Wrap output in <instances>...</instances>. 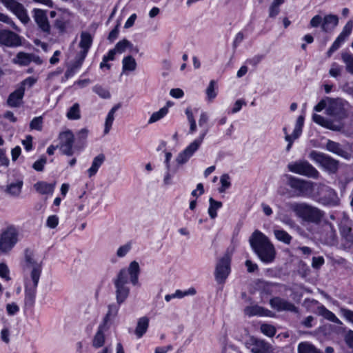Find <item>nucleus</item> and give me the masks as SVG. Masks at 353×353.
<instances>
[{
	"label": "nucleus",
	"mask_w": 353,
	"mask_h": 353,
	"mask_svg": "<svg viewBox=\"0 0 353 353\" xmlns=\"http://www.w3.org/2000/svg\"><path fill=\"white\" fill-rule=\"evenodd\" d=\"M312 119L316 123L326 128L327 129L339 131L341 129V126L339 125L334 124L332 121L324 118L323 117L314 114L312 116Z\"/></svg>",
	"instance_id": "4be33fe9"
},
{
	"label": "nucleus",
	"mask_w": 353,
	"mask_h": 353,
	"mask_svg": "<svg viewBox=\"0 0 353 353\" xmlns=\"http://www.w3.org/2000/svg\"><path fill=\"white\" fill-rule=\"evenodd\" d=\"M285 0H273L269 8V17L274 18L280 12L279 6L284 3Z\"/></svg>",
	"instance_id": "ea45409f"
},
{
	"label": "nucleus",
	"mask_w": 353,
	"mask_h": 353,
	"mask_svg": "<svg viewBox=\"0 0 353 353\" xmlns=\"http://www.w3.org/2000/svg\"><path fill=\"white\" fill-rule=\"evenodd\" d=\"M210 207L208 208V213L212 219H214L216 216V210L222 206V203L220 201L214 200L212 197L209 199Z\"/></svg>",
	"instance_id": "58836bf2"
},
{
	"label": "nucleus",
	"mask_w": 353,
	"mask_h": 353,
	"mask_svg": "<svg viewBox=\"0 0 353 353\" xmlns=\"http://www.w3.org/2000/svg\"><path fill=\"white\" fill-rule=\"evenodd\" d=\"M251 346L252 353H272V347L263 340L253 339Z\"/></svg>",
	"instance_id": "aec40b11"
},
{
	"label": "nucleus",
	"mask_w": 353,
	"mask_h": 353,
	"mask_svg": "<svg viewBox=\"0 0 353 353\" xmlns=\"http://www.w3.org/2000/svg\"><path fill=\"white\" fill-rule=\"evenodd\" d=\"M244 313L245 315L248 316H268L269 313H270V311L264 309L263 307L257 305H249L245 307L244 309Z\"/></svg>",
	"instance_id": "b1692460"
},
{
	"label": "nucleus",
	"mask_w": 353,
	"mask_h": 353,
	"mask_svg": "<svg viewBox=\"0 0 353 353\" xmlns=\"http://www.w3.org/2000/svg\"><path fill=\"white\" fill-rule=\"evenodd\" d=\"M25 88L19 87L12 92L7 100V103L10 107H19L21 103L24 95Z\"/></svg>",
	"instance_id": "6ab92c4d"
},
{
	"label": "nucleus",
	"mask_w": 353,
	"mask_h": 353,
	"mask_svg": "<svg viewBox=\"0 0 353 353\" xmlns=\"http://www.w3.org/2000/svg\"><path fill=\"white\" fill-rule=\"evenodd\" d=\"M22 182L13 183L10 184L6 189V192L12 196H18L21 193Z\"/></svg>",
	"instance_id": "a18cd8bd"
},
{
	"label": "nucleus",
	"mask_w": 353,
	"mask_h": 353,
	"mask_svg": "<svg viewBox=\"0 0 353 353\" xmlns=\"http://www.w3.org/2000/svg\"><path fill=\"white\" fill-rule=\"evenodd\" d=\"M9 268L5 263H0V276L6 281H10Z\"/></svg>",
	"instance_id": "5fc2aeb1"
},
{
	"label": "nucleus",
	"mask_w": 353,
	"mask_h": 353,
	"mask_svg": "<svg viewBox=\"0 0 353 353\" xmlns=\"http://www.w3.org/2000/svg\"><path fill=\"white\" fill-rule=\"evenodd\" d=\"M185 114L190 123L189 134H193L196 131V124L193 113L190 108H187L185 110Z\"/></svg>",
	"instance_id": "c03bdc74"
},
{
	"label": "nucleus",
	"mask_w": 353,
	"mask_h": 353,
	"mask_svg": "<svg viewBox=\"0 0 353 353\" xmlns=\"http://www.w3.org/2000/svg\"><path fill=\"white\" fill-rule=\"evenodd\" d=\"M327 98L328 97H326V98L321 100L319 101V103L316 105L314 106V110L316 111V112H320V111L323 110L325 108L326 110L327 106H328Z\"/></svg>",
	"instance_id": "bf43d9fd"
},
{
	"label": "nucleus",
	"mask_w": 353,
	"mask_h": 353,
	"mask_svg": "<svg viewBox=\"0 0 353 353\" xmlns=\"http://www.w3.org/2000/svg\"><path fill=\"white\" fill-rule=\"evenodd\" d=\"M347 345L353 350V331L349 330L345 337Z\"/></svg>",
	"instance_id": "774afa93"
},
{
	"label": "nucleus",
	"mask_w": 353,
	"mask_h": 353,
	"mask_svg": "<svg viewBox=\"0 0 353 353\" xmlns=\"http://www.w3.org/2000/svg\"><path fill=\"white\" fill-rule=\"evenodd\" d=\"M108 327L105 324H101L99 326L98 330L92 340V345L99 348L103 345L105 342L104 332L107 330Z\"/></svg>",
	"instance_id": "5701e85b"
},
{
	"label": "nucleus",
	"mask_w": 353,
	"mask_h": 353,
	"mask_svg": "<svg viewBox=\"0 0 353 353\" xmlns=\"http://www.w3.org/2000/svg\"><path fill=\"white\" fill-rule=\"evenodd\" d=\"M149 326V319L146 316H143L139 319L134 333L137 338H141L147 332Z\"/></svg>",
	"instance_id": "393cba45"
},
{
	"label": "nucleus",
	"mask_w": 353,
	"mask_h": 353,
	"mask_svg": "<svg viewBox=\"0 0 353 353\" xmlns=\"http://www.w3.org/2000/svg\"><path fill=\"white\" fill-rule=\"evenodd\" d=\"M288 206L296 216L304 221L319 223L323 216L321 210L306 203L293 202L289 203Z\"/></svg>",
	"instance_id": "39448f33"
},
{
	"label": "nucleus",
	"mask_w": 353,
	"mask_h": 353,
	"mask_svg": "<svg viewBox=\"0 0 353 353\" xmlns=\"http://www.w3.org/2000/svg\"><path fill=\"white\" fill-rule=\"evenodd\" d=\"M21 44V39L14 32L7 30H0V45L7 47H17Z\"/></svg>",
	"instance_id": "2eb2a0df"
},
{
	"label": "nucleus",
	"mask_w": 353,
	"mask_h": 353,
	"mask_svg": "<svg viewBox=\"0 0 353 353\" xmlns=\"http://www.w3.org/2000/svg\"><path fill=\"white\" fill-rule=\"evenodd\" d=\"M230 256L228 254H225L219 261L215 271L216 279L218 282H223L229 275L230 272Z\"/></svg>",
	"instance_id": "4468645a"
},
{
	"label": "nucleus",
	"mask_w": 353,
	"mask_h": 353,
	"mask_svg": "<svg viewBox=\"0 0 353 353\" xmlns=\"http://www.w3.org/2000/svg\"><path fill=\"white\" fill-rule=\"evenodd\" d=\"M92 91L94 93H96L99 97L104 99H110L111 97L109 90L101 85H95L92 88Z\"/></svg>",
	"instance_id": "79ce46f5"
},
{
	"label": "nucleus",
	"mask_w": 353,
	"mask_h": 353,
	"mask_svg": "<svg viewBox=\"0 0 353 353\" xmlns=\"http://www.w3.org/2000/svg\"><path fill=\"white\" fill-rule=\"evenodd\" d=\"M137 68V62L132 56H127L122 60V73L133 72Z\"/></svg>",
	"instance_id": "c756f323"
},
{
	"label": "nucleus",
	"mask_w": 353,
	"mask_h": 353,
	"mask_svg": "<svg viewBox=\"0 0 353 353\" xmlns=\"http://www.w3.org/2000/svg\"><path fill=\"white\" fill-rule=\"evenodd\" d=\"M304 122V117L303 116L301 115L297 118L296 125L293 132L294 139H297L301 132H302V127L303 125Z\"/></svg>",
	"instance_id": "09e8293b"
},
{
	"label": "nucleus",
	"mask_w": 353,
	"mask_h": 353,
	"mask_svg": "<svg viewBox=\"0 0 353 353\" xmlns=\"http://www.w3.org/2000/svg\"><path fill=\"white\" fill-rule=\"evenodd\" d=\"M287 184L296 192L298 196H309L313 194L317 183L310 181L298 179L292 176H288Z\"/></svg>",
	"instance_id": "423d86ee"
},
{
	"label": "nucleus",
	"mask_w": 353,
	"mask_h": 353,
	"mask_svg": "<svg viewBox=\"0 0 353 353\" xmlns=\"http://www.w3.org/2000/svg\"><path fill=\"white\" fill-rule=\"evenodd\" d=\"M326 149L339 156L347 158L348 154L345 151L339 143L328 140L326 143Z\"/></svg>",
	"instance_id": "a878e982"
},
{
	"label": "nucleus",
	"mask_w": 353,
	"mask_h": 353,
	"mask_svg": "<svg viewBox=\"0 0 353 353\" xmlns=\"http://www.w3.org/2000/svg\"><path fill=\"white\" fill-rule=\"evenodd\" d=\"M245 266L247 267V270L248 272L252 273L258 270V265L256 263H254L250 260H247L245 261Z\"/></svg>",
	"instance_id": "338daca9"
},
{
	"label": "nucleus",
	"mask_w": 353,
	"mask_h": 353,
	"mask_svg": "<svg viewBox=\"0 0 353 353\" xmlns=\"http://www.w3.org/2000/svg\"><path fill=\"white\" fill-rule=\"evenodd\" d=\"M310 157L331 172H335L338 169V161L323 153L312 151Z\"/></svg>",
	"instance_id": "f8f14e48"
},
{
	"label": "nucleus",
	"mask_w": 353,
	"mask_h": 353,
	"mask_svg": "<svg viewBox=\"0 0 353 353\" xmlns=\"http://www.w3.org/2000/svg\"><path fill=\"white\" fill-rule=\"evenodd\" d=\"M139 273L140 267L136 261L130 263L128 270L123 268L119 271L114 280L117 303L119 304L123 303L129 296L130 288L127 286L128 275H130L131 283L134 285H137L139 283Z\"/></svg>",
	"instance_id": "f03ea898"
},
{
	"label": "nucleus",
	"mask_w": 353,
	"mask_h": 353,
	"mask_svg": "<svg viewBox=\"0 0 353 353\" xmlns=\"http://www.w3.org/2000/svg\"><path fill=\"white\" fill-rule=\"evenodd\" d=\"M23 270L30 273L26 279L25 305L32 307L34 304L37 288L42 272V261L30 250H26Z\"/></svg>",
	"instance_id": "f257e3e1"
},
{
	"label": "nucleus",
	"mask_w": 353,
	"mask_h": 353,
	"mask_svg": "<svg viewBox=\"0 0 353 353\" xmlns=\"http://www.w3.org/2000/svg\"><path fill=\"white\" fill-rule=\"evenodd\" d=\"M341 58L345 64L346 70L353 74V54L345 52L342 54Z\"/></svg>",
	"instance_id": "a19ab883"
},
{
	"label": "nucleus",
	"mask_w": 353,
	"mask_h": 353,
	"mask_svg": "<svg viewBox=\"0 0 353 353\" xmlns=\"http://www.w3.org/2000/svg\"><path fill=\"white\" fill-rule=\"evenodd\" d=\"M0 1L23 23H27L30 18L24 6L16 0H0Z\"/></svg>",
	"instance_id": "ddd939ff"
},
{
	"label": "nucleus",
	"mask_w": 353,
	"mask_h": 353,
	"mask_svg": "<svg viewBox=\"0 0 353 353\" xmlns=\"http://www.w3.org/2000/svg\"><path fill=\"white\" fill-rule=\"evenodd\" d=\"M34 19L39 28L45 33L49 34L50 26L46 15V12L41 9L33 10Z\"/></svg>",
	"instance_id": "dca6fc26"
},
{
	"label": "nucleus",
	"mask_w": 353,
	"mask_h": 353,
	"mask_svg": "<svg viewBox=\"0 0 353 353\" xmlns=\"http://www.w3.org/2000/svg\"><path fill=\"white\" fill-rule=\"evenodd\" d=\"M288 168L292 172L306 176L307 177L317 179L319 172L307 161H300L288 164Z\"/></svg>",
	"instance_id": "9d476101"
},
{
	"label": "nucleus",
	"mask_w": 353,
	"mask_h": 353,
	"mask_svg": "<svg viewBox=\"0 0 353 353\" xmlns=\"http://www.w3.org/2000/svg\"><path fill=\"white\" fill-rule=\"evenodd\" d=\"M318 313L319 315L324 317L325 319L335 323L338 325H341L342 322L336 317V316L331 311L328 310L325 306L321 305L317 307Z\"/></svg>",
	"instance_id": "bb28decb"
},
{
	"label": "nucleus",
	"mask_w": 353,
	"mask_h": 353,
	"mask_svg": "<svg viewBox=\"0 0 353 353\" xmlns=\"http://www.w3.org/2000/svg\"><path fill=\"white\" fill-rule=\"evenodd\" d=\"M132 44L128 40L124 39L116 44L114 49L117 53L121 54L124 52L126 49L132 48Z\"/></svg>",
	"instance_id": "49530a36"
},
{
	"label": "nucleus",
	"mask_w": 353,
	"mask_h": 353,
	"mask_svg": "<svg viewBox=\"0 0 353 353\" xmlns=\"http://www.w3.org/2000/svg\"><path fill=\"white\" fill-rule=\"evenodd\" d=\"M270 305L277 311H290L297 312V307L292 303L280 297H274L270 301Z\"/></svg>",
	"instance_id": "f3484780"
},
{
	"label": "nucleus",
	"mask_w": 353,
	"mask_h": 353,
	"mask_svg": "<svg viewBox=\"0 0 353 353\" xmlns=\"http://www.w3.org/2000/svg\"><path fill=\"white\" fill-rule=\"evenodd\" d=\"M323 17L321 15H315L312 18L310 21V25L312 28H317L322 26Z\"/></svg>",
	"instance_id": "4d7b16f0"
},
{
	"label": "nucleus",
	"mask_w": 353,
	"mask_h": 353,
	"mask_svg": "<svg viewBox=\"0 0 353 353\" xmlns=\"http://www.w3.org/2000/svg\"><path fill=\"white\" fill-rule=\"evenodd\" d=\"M299 353H323L308 342H302L298 345Z\"/></svg>",
	"instance_id": "f704fd0d"
},
{
	"label": "nucleus",
	"mask_w": 353,
	"mask_h": 353,
	"mask_svg": "<svg viewBox=\"0 0 353 353\" xmlns=\"http://www.w3.org/2000/svg\"><path fill=\"white\" fill-rule=\"evenodd\" d=\"M328 106L326 109L327 114L340 120L347 116L348 103L341 99L327 98Z\"/></svg>",
	"instance_id": "6e6552de"
},
{
	"label": "nucleus",
	"mask_w": 353,
	"mask_h": 353,
	"mask_svg": "<svg viewBox=\"0 0 353 353\" xmlns=\"http://www.w3.org/2000/svg\"><path fill=\"white\" fill-rule=\"evenodd\" d=\"M132 243L128 242L120 246L117 250V256L119 258L124 257L131 250Z\"/></svg>",
	"instance_id": "8fccbe9b"
},
{
	"label": "nucleus",
	"mask_w": 353,
	"mask_h": 353,
	"mask_svg": "<svg viewBox=\"0 0 353 353\" xmlns=\"http://www.w3.org/2000/svg\"><path fill=\"white\" fill-rule=\"evenodd\" d=\"M83 61V59L78 57L75 62L73 63V65L69 68H68V70L65 71L64 78L65 79H68L70 77H72L76 73L77 70L81 66Z\"/></svg>",
	"instance_id": "c9c22d12"
},
{
	"label": "nucleus",
	"mask_w": 353,
	"mask_h": 353,
	"mask_svg": "<svg viewBox=\"0 0 353 353\" xmlns=\"http://www.w3.org/2000/svg\"><path fill=\"white\" fill-rule=\"evenodd\" d=\"M92 43V38L90 34L85 32H82L81 34V41L79 43V46L82 50L80 52L78 57L83 60L85 59Z\"/></svg>",
	"instance_id": "a211bd4d"
},
{
	"label": "nucleus",
	"mask_w": 353,
	"mask_h": 353,
	"mask_svg": "<svg viewBox=\"0 0 353 353\" xmlns=\"http://www.w3.org/2000/svg\"><path fill=\"white\" fill-rule=\"evenodd\" d=\"M274 234L278 241L287 245L290 243L292 239V237L283 230L275 229L274 230Z\"/></svg>",
	"instance_id": "72a5a7b5"
},
{
	"label": "nucleus",
	"mask_w": 353,
	"mask_h": 353,
	"mask_svg": "<svg viewBox=\"0 0 353 353\" xmlns=\"http://www.w3.org/2000/svg\"><path fill=\"white\" fill-rule=\"evenodd\" d=\"M32 58L33 56L32 54L20 52L17 54L16 57L13 59L12 61L20 65H27L33 60Z\"/></svg>",
	"instance_id": "2f4dec72"
},
{
	"label": "nucleus",
	"mask_w": 353,
	"mask_h": 353,
	"mask_svg": "<svg viewBox=\"0 0 353 353\" xmlns=\"http://www.w3.org/2000/svg\"><path fill=\"white\" fill-rule=\"evenodd\" d=\"M35 190L41 194H51L54 188V185L46 182H37L34 185Z\"/></svg>",
	"instance_id": "7c9ffc66"
},
{
	"label": "nucleus",
	"mask_w": 353,
	"mask_h": 353,
	"mask_svg": "<svg viewBox=\"0 0 353 353\" xmlns=\"http://www.w3.org/2000/svg\"><path fill=\"white\" fill-rule=\"evenodd\" d=\"M230 178L228 174H224L221 176L220 182L221 183V187L219 188L220 192H223L226 189L229 188L230 183Z\"/></svg>",
	"instance_id": "3c124183"
},
{
	"label": "nucleus",
	"mask_w": 353,
	"mask_h": 353,
	"mask_svg": "<svg viewBox=\"0 0 353 353\" xmlns=\"http://www.w3.org/2000/svg\"><path fill=\"white\" fill-rule=\"evenodd\" d=\"M249 242L254 253L265 263H270L276 257V250L269 238L259 230H255Z\"/></svg>",
	"instance_id": "7ed1b4c3"
},
{
	"label": "nucleus",
	"mask_w": 353,
	"mask_h": 353,
	"mask_svg": "<svg viewBox=\"0 0 353 353\" xmlns=\"http://www.w3.org/2000/svg\"><path fill=\"white\" fill-rule=\"evenodd\" d=\"M42 123L43 119L41 117H35L31 121L30 128L31 130L40 131L42 129Z\"/></svg>",
	"instance_id": "603ef678"
},
{
	"label": "nucleus",
	"mask_w": 353,
	"mask_h": 353,
	"mask_svg": "<svg viewBox=\"0 0 353 353\" xmlns=\"http://www.w3.org/2000/svg\"><path fill=\"white\" fill-rule=\"evenodd\" d=\"M66 116L70 120L79 119L81 118L79 104L75 103L72 107H70L67 112Z\"/></svg>",
	"instance_id": "e433bc0d"
},
{
	"label": "nucleus",
	"mask_w": 353,
	"mask_h": 353,
	"mask_svg": "<svg viewBox=\"0 0 353 353\" xmlns=\"http://www.w3.org/2000/svg\"><path fill=\"white\" fill-rule=\"evenodd\" d=\"M74 136L72 131L68 130L59 134V144L57 148L60 150L63 154L72 156L74 154Z\"/></svg>",
	"instance_id": "9b49d317"
},
{
	"label": "nucleus",
	"mask_w": 353,
	"mask_h": 353,
	"mask_svg": "<svg viewBox=\"0 0 353 353\" xmlns=\"http://www.w3.org/2000/svg\"><path fill=\"white\" fill-rule=\"evenodd\" d=\"M6 310L8 314L14 315L19 310V308L17 304L12 303L7 304Z\"/></svg>",
	"instance_id": "680f3d73"
},
{
	"label": "nucleus",
	"mask_w": 353,
	"mask_h": 353,
	"mask_svg": "<svg viewBox=\"0 0 353 353\" xmlns=\"http://www.w3.org/2000/svg\"><path fill=\"white\" fill-rule=\"evenodd\" d=\"M339 23V18L334 14H327L323 19L321 29L323 32H329L333 30Z\"/></svg>",
	"instance_id": "412c9836"
},
{
	"label": "nucleus",
	"mask_w": 353,
	"mask_h": 353,
	"mask_svg": "<svg viewBox=\"0 0 353 353\" xmlns=\"http://www.w3.org/2000/svg\"><path fill=\"white\" fill-rule=\"evenodd\" d=\"M19 240V229L13 225L8 227L0 235V252L3 254L8 253Z\"/></svg>",
	"instance_id": "0eeeda50"
},
{
	"label": "nucleus",
	"mask_w": 353,
	"mask_h": 353,
	"mask_svg": "<svg viewBox=\"0 0 353 353\" xmlns=\"http://www.w3.org/2000/svg\"><path fill=\"white\" fill-rule=\"evenodd\" d=\"M0 21L10 25L14 30H17V27L13 21L8 15L1 12H0Z\"/></svg>",
	"instance_id": "6e6d98bb"
},
{
	"label": "nucleus",
	"mask_w": 353,
	"mask_h": 353,
	"mask_svg": "<svg viewBox=\"0 0 353 353\" xmlns=\"http://www.w3.org/2000/svg\"><path fill=\"white\" fill-rule=\"evenodd\" d=\"M209 120V116L207 112H202L200 114L199 119V125L200 127L205 126Z\"/></svg>",
	"instance_id": "0e129e2a"
},
{
	"label": "nucleus",
	"mask_w": 353,
	"mask_h": 353,
	"mask_svg": "<svg viewBox=\"0 0 353 353\" xmlns=\"http://www.w3.org/2000/svg\"><path fill=\"white\" fill-rule=\"evenodd\" d=\"M104 161L105 155L103 154H100L94 158L91 167L88 170L89 177H92L96 174L99 168L103 164Z\"/></svg>",
	"instance_id": "cd10ccee"
},
{
	"label": "nucleus",
	"mask_w": 353,
	"mask_h": 353,
	"mask_svg": "<svg viewBox=\"0 0 353 353\" xmlns=\"http://www.w3.org/2000/svg\"><path fill=\"white\" fill-rule=\"evenodd\" d=\"M121 107L120 104H117L108 112L105 121V128H104V134H108L111 129L113 121L114 120V114L116 111L119 109Z\"/></svg>",
	"instance_id": "c85d7f7f"
},
{
	"label": "nucleus",
	"mask_w": 353,
	"mask_h": 353,
	"mask_svg": "<svg viewBox=\"0 0 353 353\" xmlns=\"http://www.w3.org/2000/svg\"><path fill=\"white\" fill-rule=\"evenodd\" d=\"M205 92L207 95V99L209 101H212L216 97V81L214 80H211L210 81V83L206 89Z\"/></svg>",
	"instance_id": "37998d69"
},
{
	"label": "nucleus",
	"mask_w": 353,
	"mask_h": 353,
	"mask_svg": "<svg viewBox=\"0 0 353 353\" xmlns=\"http://www.w3.org/2000/svg\"><path fill=\"white\" fill-rule=\"evenodd\" d=\"M59 219L55 215L50 216L47 219V226L50 228H54L58 225Z\"/></svg>",
	"instance_id": "052dcab7"
},
{
	"label": "nucleus",
	"mask_w": 353,
	"mask_h": 353,
	"mask_svg": "<svg viewBox=\"0 0 353 353\" xmlns=\"http://www.w3.org/2000/svg\"><path fill=\"white\" fill-rule=\"evenodd\" d=\"M46 162V158L45 157H42L34 163L32 168L37 171L41 172L43 170V168Z\"/></svg>",
	"instance_id": "864d4df0"
},
{
	"label": "nucleus",
	"mask_w": 353,
	"mask_h": 353,
	"mask_svg": "<svg viewBox=\"0 0 353 353\" xmlns=\"http://www.w3.org/2000/svg\"><path fill=\"white\" fill-rule=\"evenodd\" d=\"M260 330L263 334H264L265 335H266L269 337H272L276 334L275 327L270 324H266V323L262 324L260 327Z\"/></svg>",
	"instance_id": "de8ad7c7"
},
{
	"label": "nucleus",
	"mask_w": 353,
	"mask_h": 353,
	"mask_svg": "<svg viewBox=\"0 0 353 353\" xmlns=\"http://www.w3.org/2000/svg\"><path fill=\"white\" fill-rule=\"evenodd\" d=\"M324 263V259L322 256L313 257L312 265L314 268L318 269Z\"/></svg>",
	"instance_id": "69168bd1"
},
{
	"label": "nucleus",
	"mask_w": 353,
	"mask_h": 353,
	"mask_svg": "<svg viewBox=\"0 0 353 353\" xmlns=\"http://www.w3.org/2000/svg\"><path fill=\"white\" fill-rule=\"evenodd\" d=\"M120 305L121 304H119L117 303V305L111 304L108 306V312L103 319V321L102 324H105V326H107L108 322L111 321L112 319H114L117 316L119 310Z\"/></svg>",
	"instance_id": "473e14b6"
},
{
	"label": "nucleus",
	"mask_w": 353,
	"mask_h": 353,
	"mask_svg": "<svg viewBox=\"0 0 353 353\" xmlns=\"http://www.w3.org/2000/svg\"><path fill=\"white\" fill-rule=\"evenodd\" d=\"M168 112V108L167 107H163L159 111L154 112L152 114L151 117L148 120V123L151 124L155 123L162 118H163Z\"/></svg>",
	"instance_id": "4c0bfd02"
},
{
	"label": "nucleus",
	"mask_w": 353,
	"mask_h": 353,
	"mask_svg": "<svg viewBox=\"0 0 353 353\" xmlns=\"http://www.w3.org/2000/svg\"><path fill=\"white\" fill-rule=\"evenodd\" d=\"M316 190L319 201L323 205L336 206L339 204V198L333 189L319 183L316 185Z\"/></svg>",
	"instance_id": "1a4fd4ad"
},
{
	"label": "nucleus",
	"mask_w": 353,
	"mask_h": 353,
	"mask_svg": "<svg viewBox=\"0 0 353 353\" xmlns=\"http://www.w3.org/2000/svg\"><path fill=\"white\" fill-rule=\"evenodd\" d=\"M352 28H353L352 22L348 21L344 26L341 34H343V36H345V37H347L351 34Z\"/></svg>",
	"instance_id": "e2e57ef3"
},
{
	"label": "nucleus",
	"mask_w": 353,
	"mask_h": 353,
	"mask_svg": "<svg viewBox=\"0 0 353 353\" xmlns=\"http://www.w3.org/2000/svg\"><path fill=\"white\" fill-rule=\"evenodd\" d=\"M208 132V128L205 129L198 139L193 141L183 151L178 154L175 159L176 163V166L166 168V172L163 180V184L164 186H168L173 184L174 174L177 172L178 167L186 163L194 152L199 150Z\"/></svg>",
	"instance_id": "20e7f679"
},
{
	"label": "nucleus",
	"mask_w": 353,
	"mask_h": 353,
	"mask_svg": "<svg viewBox=\"0 0 353 353\" xmlns=\"http://www.w3.org/2000/svg\"><path fill=\"white\" fill-rule=\"evenodd\" d=\"M341 234L347 241L353 242V234H352V229L350 228L344 227L341 230Z\"/></svg>",
	"instance_id": "13d9d810"
}]
</instances>
